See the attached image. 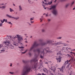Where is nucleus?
I'll list each match as a JSON object with an SVG mask.
<instances>
[{
	"label": "nucleus",
	"instance_id": "52",
	"mask_svg": "<svg viewBox=\"0 0 75 75\" xmlns=\"http://www.w3.org/2000/svg\"><path fill=\"white\" fill-rule=\"evenodd\" d=\"M2 45H0V48H1V47H2Z\"/></svg>",
	"mask_w": 75,
	"mask_h": 75
},
{
	"label": "nucleus",
	"instance_id": "37",
	"mask_svg": "<svg viewBox=\"0 0 75 75\" xmlns=\"http://www.w3.org/2000/svg\"><path fill=\"white\" fill-rule=\"evenodd\" d=\"M2 25H3V23H0V26L1 27V26H2Z\"/></svg>",
	"mask_w": 75,
	"mask_h": 75
},
{
	"label": "nucleus",
	"instance_id": "1",
	"mask_svg": "<svg viewBox=\"0 0 75 75\" xmlns=\"http://www.w3.org/2000/svg\"><path fill=\"white\" fill-rule=\"evenodd\" d=\"M4 44L5 45V47L6 48H8L9 47H10L11 48L13 49L14 46L11 45L10 41L9 40H6L3 42Z\"/></svg>",
	"mask_w": 75,
	"mask_h": 75
},
{
	"label": "nucleus",
	"instance_id": "36",
	"mask_svg": "<svg viewBox=\"0 0 75 75\" xmlns=\"http://www.w3.org/2000/svg\"><path fill=\"white\" fill-rule=\"evenodd\" d=\"M74 2H73L71 4V6H72V5H73V4H74Z\"/></svg>",
	"mask_w": 75,
	"mask_h": 75
},
{
	"label": "nucleus",
	"instance_id": "13",
	"mask_svg": "<svg viewBox=\"0 0 75 75\" xmlns=\"http://www.w3.org/2000/svg\"><path fill=\"white\" fill-rule=\"evenodd\" d=\"M52 42H54V40H52V41L51 40H47V44H51V43H52Z\"/></svg>",
	"mask_w": 75,
	"mask_h": 75
},
{
	"label": "nucleus",
	"instance_id": "23",
	"mask_svg": "<svg viewBox=\"0 0 75 75\" xmlns=\"http://www.w3.org/2000/svg\"><path fill=\"white\" fill-rule=\"evenodd\" d=\"M33 69H34V70H36V68L37 67V66H33Z\"/></svg>",
	"mask_w": 75,
	"mask_h": 75
},
{
	"label": "nucleus",
	"instance_id": "28",
	"mask_svg": "<svg viewBox=\"0 0 75 75\" xmlns=\"http://www.w3.org/2000/svg\"><path fill=\"white\" fill-rule=\"evenodd\" d=\"M61 54V51H60L57 53V55H59V54Z\"/></svg>",
	"mask_w": 75,
	"mask_h": 75
},
{
	"label": "nucleus",
	"instance_id": "19",
	"mask_svg": "<svg viewBox=\"0 0 75 75\" xmlns=\"http://www.w3.org/2000/svg\"><path fill=\"white\" fill-rule=\"evenodd\" d=\"M19 11H21V10H22L23 9L21 7V6H19Z\"/></svg>",
	"mask_w": 75,
	"mask_h": 75
},
{
	"label": "nucleus",
	"instance_id": "35",
	"mask_svg": "<svg viewBox=\"0 0 75 75\" xmlns=\"http://www.w3.org/2000/svg\"><path fill=\"white\" fill-rule=\"evenodd\" d=\"M67 55L68 56V57H71L72 58V57H71V56L69 54H67Z\"/></svg>",
	"mask_w": 75,
	"mask_h": 75
},
{
	"label": "nucleus",
	"instance_id": "47",
	"mask_svg": "<svg viewBox=\"0 0 75 75\" xmlns=\"http://www.w3.org/2000/svg\"><path fill=\"white\" fill-rule=\"evenodd\" d=\"M72 51H75V49H72Z\"/></svg>",
	"mask_w": 75,
	"mask_h": 75
},
{
	"label": "nucleus",
	"instance_id": "24",
	"mask_svg": "<svg viewBox=\"0 0 75 75\" xmlns=\"http://www.w3.org/2000/svg\"><path fill=\"white\" fill-rule=\"evenodd\" d=\"M69 4H67L65 6V7L66 8H67L69 6Z\"/></svg>",
	"mask_w": 75,
	"mask_h": 75
},
{
	"label": "nucleus",
	"instance_id": "64",
	"mask_svg": "<svg viewBox=\"0 0 75 75\" xmlns=\"http://www.w3.org/2000/svg\"><path fill=\"white\" fill-rule=\"evenodd\" d=\"M75 8H73V10H75Z\"/></svg>",
	"mask_w": 75,
	"mask_h": 75
},
{
	"label": "nucleus",
	"instance_id": "29",
	"mask_svg": "<svg viewBox=\"0 0 75 75\" xmlns=\"http://www.w3.org/2000/svg\"><path fill=\"white\" fill-rule=\"evenodd\" d=\"M18 48H20L21 49H23V48H24V47H19L18 46Z\"/></svg>",
	"mask_w": 75,
	"mask_h": 75
},
{
	"label": "nucleus",
	"instance_id": "12",
	"mask_svg": "<svg viewBox=\"0 0 75 75\" xmlns=\"http://www.w3.org/2000/svg\"><path fill=\"white\" fill-rule=\"evenodd\" d=\"M71 59L69 60H70V62L71 64L72 63V62H74L75 61V59L74 57H71Z\"/></svg>",
	"mask_w": 75,
	"mask_h": 75
},
{
	"label": "nucleus",
	"instance_id": "41",
	"mask_svg": "<svg viewBox=\"0 0 75 75\" xmlns=\"http://www.w3.org/2000/svg\"><path fill=\"white\" fill-rule=\"evenodd\" d=\"M0 6H3V5H4V3H2V4H0Z\"/></svg>",
	"mask_w": 75,
	"mask_h": 75
},
{
	"label": "nucleus",
	"instance_id": "38",
	"mask_svg": "<svg viewBox=\"0 0 75 75\" xmlns=\"http://www.w3.org/2000/svg\"><path fill=\"white\" fill-rule=\"evenodd\" d=\"M7 23L8 24H12V23H11V22H7Z\"/></svg>",
	"mask_w": 75,
	"mask_h": 75
},
{
	"label": "nucleus",
	"instance_id": "32",
	"mask_svg": "<svg viewBox=\"0 0 75 75\" xmlns=\"http://www.w3.org/2000/svg\"><path fill=\"white\" fill-rule=\"evenodd\" d=\"M52 51H50V50H47V52H49V53H51V52H52Z\"/></svg>",
	"mask_w": 75,
	"mask_h": 75
},
{
	"label": "nucleus",
	"instance_id": "7",
	"mask_svg": "<svg viewBox=\"0 0 75 75\" xmlns=\"http://www.w3.org/2000/svg\"><path fill=\"white\" fill-rule=\"evenodd\" d=\"M19 44H20L21 46H23V44H22V43H19V42H14L13 43V45H15V46H18Z\"/></svg>",
	"mask_w": 75,
	"mask_h": 75
},
{
	"label": "nucleus",
	"instance_id": "43",
	"mask_svg": "<svg viewBox=\"0 0 75 75\" xmlns=\"http://www.w3.org/2000/svg\"><path fill=\"white\" fill-rule=\"evenodd\" d=\"M23 62V63H25V60H22Z\"/></svg>",
	"mask_w": 75,
	"mask_h": 75
},
{
	"label": "nucleus",
	"instance_id": "57",
	"mask_svg": "<svg viewBox=\"0 0 75 75\" xmlns=\"http://www.w3.org/2000/svg\"><path fill=\"white\" fill-rule=\"evenodd\" d=\"M42 57H43L42 56H40V58H42Z\"/></svg>",
	"mask_w": 75,
	"mask_h": 75
},
{
	"label": "nucleus",
	"instance_id": "39",
	"mask_svg": "<svg viewBox=\"0 0 75 75\" xmlns=\"http://www.w3.org/2000/svg\"><path fill=\"white\" fill-rule=\"evenodd\" d=\"M0 21H1V22L2 23H4V22L3 21V20H0Z\"/></svg>",
	"mask_w": 75,
	"mask_h": 75
},
{
	"label": "nucleus",
	"instance_id": "63",
	"mask_svg": "<svg viewBox=\"0 0 75 75\" xmlns=\"http://www.w3.org/2000/svg\"><path fill=\"white\" fill-rule=\"evenodd\" d=\"M5 22H7V20H6Z\"/></svg>",
	"mask_w": 75,
	"mask_h": 75
},
{
	"label": "nucleus",
	"instance_id": "61",
	"mask_svg": "<svg viewBox=\"0 0 75 75\" xmlns=\"http://www.w3.org/2000/svg\"><path fill=\"white\" fill-rule=\"evenodd\" d=\"M13 5L14 6H16V5H15V4H13Z\"/></svg>",
	"mask_w": 75,
	"mask_h": 75
},
{
	"label": "nucleus",
	"instance_id": "18",
	"mask_svg": "<svg viewBox=\"0 0 75 75\" xmlns=\"http://www.w3.org/2000/svg\"><path fill=\"white\" fill-rule=\"evenodd\" d=\"M36 51H37V52H38V54H40V49H37L36 50Z\"/></svg>",
	"mask_w": 75,
	"mask_h": 75
},
{
	"label": "nucleus",
	"instance_id": "62",
	"mask_svg": "<svg viewBox=\"0 0 75 75\" xmlns=\"http://www.w3.org/2000/svg\"><path fill=\"white\" fill-rule=\"evenodd\" d=\"M2 7H1V6H0V8H2Z\"/></svg>",
	"mask_w": 75,
	"mask_h": 75
},
{
	"label": "nucleus",
	"instance_id": "3",
	"mask_svg": "<svg viewBox=\"0 0 75 75\" xmlns=\"http://www.w3.org/2000/svg\"><path fill=\"white\" fill-rule=\"evenodd\" d=\"M55 8H56V5H54L52 6L50 8V10H53L52 12L54 15H57L58 13V11Z\"/></svg>",
	"mask_w": 75,
	"mask_h": 75
},
{
	"label": "nucleus",
	"instance_id": "40",
	"mask_svg": "<svg viewBox=\"0 0 75 75\" xmlns=\"http://www.w3.org/2000/svg\"><path fill=\"white\" fill-rule=\"evenodd\" d=\"M72 71H71L69 73V75H72Z\"/></svg>",
	"mask_w": 75,
	"mask_h": 75
},
{
	"label": "nucleus",
	"instance_id": "59",
	"mask_svg": "<svg viewBox=\"0 0 75 75\" xmlns=\"http://www.w3.org/2000/svg\"><path fill=\"white\" fill-rule=\"evenodd\" d=\"M51 21V20H50V19H48V21Z\"/></svg>",
	"mask_w": 75,
	"mask_h": 75
},
{
	"label": "nucleus",
	"instance_id": "20",
	"mask_svg": "<svg viewBox=\"0 0 75 75\" xmlns=\"http://www.w3.org/2000/svg\"><path fill=\"white\" fill-rule=\"evenodd\" d=\"M46 44V43L45 42H43L41 43L40 45H45Z\"/></svg>",
	"mask_w": 75,
	"mask_h": 75
},
{
	"label": "nucleus",
	"instance_id": "45",
	"mask_svg": "<svg viewBox=\"0 0 75 75\" xmlns=\"http://www.w3.org/2000/svg\"><path fill=\"white\" fill-rule=\"evenodd\" d=\"M33 20H34V18H30V21H32Z\"/></svg>",
	"mask_w": 75,
	"mask_h": 75
},
{
	"label": "nucleus",
	"instance_id": "6",
	"mask_svg": "<svg viewBox=\"0 0 75 75\" xmlns=\"http://www.w3.org/2000/svg\"><path fill=\"white\" fill-rule=\"evenodd\" d=\"M35 57H36L31 59L30 60V62H37V61H38V59H37V57H38V55L36 56V55H35Z\"/></svg>",
	"mask_w": 75,
	"mask_h": 75
},
{
	"label": "nucleus",
	"instance_id": "11",
	"mask_svg": "<svg viewBox=\"0 0 75 75\" xmlns=\"http://www.w3.org/2000/svg\"><path fill=\"white\" fill-rule=\"evenodd\" d=\"M61 58H62V57L60 56H59L58 57H57L56 59L57 60V62H60L61 61Z\"/></svg>",
	"mask_w": 75,
	"mask_h": 75
},
{
	"label": "nucleus",
	"instance_id": "5",
	"mask_svg": "<svg viewBox=\"0 0 75 75\" xmlns=\"http://www.w3.org/2000/svg\"><path fill=\"white\" fill-rule=\"evenodd\" d=\"M18 38V41H21L22 40H23V38L21 37V36L19 35H16V37H15L13 38L14 40H16L17 38Z\"/></svg>",
	"mask_w": 75,
	"mask_h": 75
},
{
	"label": "nucleus",
	"instance_id": "49",
	"mask_svg": "<svg viewBox=\"0 0 75 75\" xmlns=\"http://www.w3.org/2000/svg\"><path fill=\"white\" fill-rule=\"evenodd\" d=\"M29 55H30V56H31V53H29Z\"/></svg>",
	"mask_w": 75,
	"mask_h": 75
},
{
	"label": "nucleus",
	"instance_id": "16",
	"mask_svg": "<svg viewBox=\"0 0 75 75\" xmlns=\"http://www.w3.org/2000/svg\"><path fill=\"white\" fill-rule=\"evenodd\" d=\"M53 45H60L59 42H57L56 43H54L53 44Z\"/></svg>",
	"mask_w": 75,
	"mask_h": 75
},
{
	"label": "nucleus",
	"instance_id": "54",
	"mask_svg": "<svg viewBox=\"0 0 75 75\" xmlns=\"http://www.w3.org/2000/svg\"><path fill=\"white\" fill-rule=\"evenodd\" d=\"M28 23V24H29V25H31V24H30V23Z\"/></svg>",
	"mask_w": 75,
	"mask_h": 75
},
{
	"label": "nucleus",
	"instance_id": "42",
	"mask_svg": "<svg viewBox=\"0 0 75 75\" xmlns=\"http://www.w3.org/2000/svg\"><path fill=\"white\" fill-rule=\"evenodd\" d=\"M11 25L10 26V27H11H11H13V23H11Z\"/></svg>",
	"mask_w": 75,
	"mask_h": 75
},
{
	"label": "nucleus",
	"instance_id": "27",
	"mask_svg": "<svg viewBox=\"0 0 75 75\" xmlns=\"http://www.w3.org/2000/svg\"><path fill=\"white\" fill-rule=\"evenodd\" d=\"M6 7V6H2V9H4V8H5Z\"/></svg>",
	"mask_w": 75,
	"mask_h": 75
},
{
	"label": "nucleus",
	"instance_id": "4",
	"mask_svg": "<svg viewBox=\"0 0 75 75\" xmlns=\"http://www.w3.org/2000/svg\"><path fill=\"white\" fill-rule=\"evenodd\" d=\"M39 45H40L39 44L37 43V42H35L30 47L29 50L30 51H31L33 50V49L34 48H35V47H38V46H39Z\"/></svg>",
	"mask_w": 75,
	"mask_h": 75
},
{
	"label": "nucleus",
	"instance_id": "31",
	"mask_svg": "<svg viewBox=\"0 0 75 75\" xmlns=\"http://www.w3.org/2000/svg\"><path fill=\"white\" fill-rule=\"evenodd\" d=\"M28 2H29V3H30V4H32V3L31 2V1L30 0H28Z\"/></svg>",
	"mask_w": 75,
	"mask_h": 75
},
{
	"label": "nucleus",
	"instance_id": "48",
	"mask_svg": "<svg viewBox=\"0 0 75 75\" xmlns=\"http://www.w3.org/2000/svg\"><path fill=\"white\" fill-rule=\"evenodd\" d=\"M48 4H52V1L51 2H49Z\"/></svg>",
	"mask_w": 75,
	"mask_h": 75
},
{
	"label": "nucleus",
	"instance_id": "30",
	"mask_svg": "<svg viewBox=\"0 0 75 75\" xmlns=\"http://www.w3.org/2000/svg\"><path fill=\"white\" fill-rule=\"evenodd\" d=\"M61 38H62V37H59L57 38V39H61Z\"/></svg>",
	"mask_w": 75,
	"mask_h": 75
},
{
	"label": "nucleus",
	"instance_id": "46",
	"mask_svg": "<svg viewBox=\"0 0 75 75\" xmlns=\"http://www.w3.org/2000/svg\"><path fill=\"white\" fill-rule=\"evenodd\" d=\"M42 3H43V4H47V3H44V1H42Z\"/></svg>",
	"mask_w": 75,
	"mask_h": 75
},
{
	"label": "nucleus",
	"instance_id": "21",
	"mask_svg": "<svg viewBox=\"0 0 75 75\" xmlns=\"http://www.w3.org/2000/svg\"><path fill=\"white\" fill-rule=\"evenodd\" d=\"M43 16H42L41 18L40 19V22H41L42 21V20H43Z\"/></svg>",
	"mask_w": 75,
	"mask_h": 75
},
{
	"label": "nucleus",
	"instance_id": "25",
	"mask_svg": "<svg viewBox=\"0 0 75 75\" xmlns=\"http://www.w3.org/2000/svg\"><path fill=\"white\" fill-rule=\"evenodd\" d=\"M59 42L60 43V44H64V43H63V42L62 41H60Z\"/></svg>",
	"mask_w": 75,
	"mask_h": 75
},
{
	"label": "nucleus",
	"instance_id": "17",
	"mask_svg": "<svg viewBox=\"0 0 75 75\" xmlns=\"http://www.w3.org/2000/svg\"><path fill=\"white\" fill-rule=\"evenodd\" d=\"M60 71H61V72H63V71H64V69H63V66H62V68H59Z\"/></svg>",
	"mask_w": 75,
	"mask_h": 75
},
{
	"label": "nucleus",
	"instance_id": "8",
	"mask_svg": "<svg viewBox=\"0 0 75 75\" xmlns=\"http://www.w3.org/2000/svg\"><path fill=\"white\" fill-rule=\"evenodd\" d=\"M70 61V60H67V61L65 62V63L64 64V65H66V64H68V66H69V65H70V64H71V63Z\"/></svg>",
	"mask_w": 75,
	"mask_h": 75
},
{
	"label": "nucleus",
	"instance_id": "9",
	"mask_svg": "<svg viewBox=\"0 0 75 75\" xmlns=\"http://www.w3.org/2000/svg\"><path fill=\"white\" fill-rule=\"evenodd\" d=\"M6 16L8 17H9V18H14V19H16V20H18V19H19V17H18L17 18H15L14 17H12V16L9 15H8V14H6Z\"/></svg>",
	"mask_w": 75,
	"mask_h": 75
},
{
	"label": "nucleus",
	"instance_id": "15",
	"mask_svg": "<svg viewBox=\"0 0 75 75\" xmlns=\"http://www.w3.org/2000/svg\"><path fill=\"white\" fill-rule=\"evenodd\" d=\"M51 68H53V69H52L54 72H55V67H54V66H51Z\"/></svg>",
	"mask_w": 75,
	"mask_h": 75
},
{
	"label": "nucleus",
	"instance_id": "51",
	"mask_svg": "<svg viewBox=\"0 0 75 75\" xmlns=\"http://www.w3.org/2000/svg\"><path fill=\"white\" fill-rule=\"evenodd\" d=\"M9 73L11 74H13V72H9Z\"/></svg>",
	"mask_w": 75,
	"mask_h": 75
},
{
	"label": "nucleus",
	"instance_id": "53",
	"mask_svg": "<svg viewBox=\"0 0 75 75\" xmlns=\"http://www.w3.org/2000/svg\"><path fill=\"white\" fill-rule=\"evenodd\" d=\"M5 21H6V19H4L3 20V21H4V22Z\"/></svg>",
	"mask_w": 75,
	"mask_h": 75
},
{
	"label": "nucleus",
	"instance_id": "56",
	"mask_svg": "<svg viewBox=\"0 0 75 75\" xmlns=\"http://www.w3.org/2000/svg\"><path fill=\"white\" fill-rule=\"evenodd\" d=\"M42 75H46L45 74H44V73H42Z\"/></svg>",
	"mask_w": 75,
	"mask_h": 75
},
{
	"label": "nucleus",
	"instance_id": "22",
	"mask_svg": "<svg viewBox=\"0 0 75 75\" xmlns=\"http://www.w3.org/2000/svg\"><path fill=\"white\" fill-rule=\"evenodd\" d=\"M9 10L10 12H11V13L12 12V11H14V10L12 9L11 8H10Z\"/></svg>",
	"mask_w": 75,
	"mask_h": 75
},
{
	"label": "nucleus",
	"instance_id": "44",
	"mask_svg": "<svg viewBox=\"0 0 75 75\" xmlns=\"http://www.w3.org/2000/svg\"><path fill=\"white\" fill-rule=\"evenodd\" d=\"M70 53H71V54H74V53H75V52H70Z\"/></svg>",
	"mask_w": 75,
	"mask_h": 75
},
{
	"label": "nucleus",
	"instance_id": "60",
	"mask_svg": "<svg viewBox=\"0 0 75 75\" xmlns=\"http://www.w3.org/2000/svg\"><path fill=\"white\" fill-rule=\"evenodd\" d=\"M10 66H12V64H11L10 65Z\"/></svg>",
	"mask_w": 75,
	"mask_h": 75
},
{
	"label": "nucleus",
	"instance_id": "34",
	"mask_svg": "<svg viewBox=\"0 0 75 75\" xmlns=\"http://www.w3.org/2000/svg\"><path fill=\"white\" fill-rule=\"evenodd\" d=\"M68 49L69 50H70V51H72V49H71V48L69 47L68 48Z\"/></svg>",
	"mask_w": 75,
	"mask_h": 75
},
{
	"label": "nucleus",
	"instance_id": "10",
	"mask_svg": "<svg viewBox=\"0 0 75 75\" xmlns=\"http://www.w3.org/2000/svg\"><path fill=\"white\" fill-rule=\"evenodd\" d=\"M62 51H64L65 52H69L68 51V49L65 47H63L62 49Z\"/></svg>",
	"mask_w": 75,
	"mask_h": 75
},
{
	"label": "nucleus",
	"instance_id": "55",
	"mask_svg": "<svg viewBox=\"0 0 75 75\" xmlns=\"http://www.w3.org/2000/svg\"><path fill=\"white\" fill-rule=\"evenodd\" d=\"M37 63H36V64H35V65H34V66H37Z\"/></svg>",
	"mask_w": 75,
	"mask_h": 75
},
{
	"label": "nucleus",
	"instance_id": "50",
	"mask_svg": "<svg viewBox=\"0 0 75 75\" xmlns=\"http://www.w3.org/2000/svg\"><path fill=\"white\" fill-rule=\"evenodd\" d=\"M42 32H44V31H45V30H44V29H42Z\"/></svg>",
	"mask_w": 75,
	"mask_h": 75
},
{
	"label": "nucleus",
	"instance_id": "33",
	"mask_svg": "<svg viewBox=\"0 0 75 75\" xmlns=\"http://www.w3.org/2000/svg\"><path fill=\"white\" fill-rule=\"evenodd\" d=\"M34 23V21H30V23H31V24H32V23Z\"/></svg>",
	"mask_w": 75,
	"mask_h": 75
},
{
	"label": "nucleus",
	"instance_id": "2",
	"mask_svg": "<svg viewBox=\"0 0 75 75\" xmlns=\"http://www.w3.org/2000/svg\"><path fill=\"white\" fill-rule=\"evenodd\" d=\"M31 69L32 68L30 66H25L24 68V69H25V71H23L21 75H27L30 71H31Z\"/></svg>",
	"mask_w": 75,
	"mask_h": 75
},
{
	"label": "nucleus",
	"instance_id": "26",
	"mask_svg": "<svg viewBox=\"0 0 75 75\" xmlns=\"http://www.w3.org/2000/svg\"><path fill=\"white\" fill-rule=\"evenodd\" d=\"M27 51H28V50H26L25 52H22V54H25V52H27Z\"/></svg>",
	"mask_w": 75,
	"mask_h": 75
},
{
	"label": "nucleus",
	"instance_id": "14",
	"mask_svg": "<svg viewBox=\"0 0 75 75\" xmlns=\"http://www.w3.org/2000/svg\"><path fill=\"white\" fill-rule=\"evenodd\" d=\"M5 50L6 49L5 48H3L2 50H0V53H1V52H3L4 51H5Z\"/></svg>",
	"mask_w": 75,
	"mask_h": 75
},
{
	"label": "nucleus",
	"instance_id": "58",
	"mask_svg": "<svg viewBox=\"0 0 75 75\" xmlns=\"http://www.w3.org/2000/svg\"><path fill=\"white\" fill-rule=\"evenodd\" d=\"M25 42H26V43H28V42H27V41H25Z\"/></svg>",
	"mask_w": 75,
	"mask_h": 75
}]
</instances>
